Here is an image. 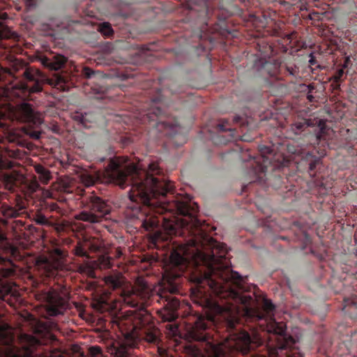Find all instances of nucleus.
Wrapping results in <instances>:
<instances>
[{"label": "nucleus", "instance_id": "nucleus-1", "mask_svg": "<svg viewBox=\"0 0 357 357\" xmlns=\"http://www.w3.org/2000/svg\"><path fill=\"white\" fill-rule=\"evenodd\" d=\"M25 202L21 198H16L12 204L3 202L0 206V301L8 303H10L11 297L15 298L17 296V293L6 278L15 274L16 266L13 259H18L20 255L18 249L6 241L4 227L7 219L21 216L25 213Z\"/></svg>", "mask_w": 357, "mask_h": 357}, {"label": "nucleus", "instance_id": "nucleus-2", "mask_svg": "<svg viewBox=\"0 0 357 357\" xmlns=\"http://www.w3.org/2000/svg\"><path fill=\"white\" fill-rule=\"evenodd\" d=\"M261 154L251 157L247 167L250 168L248 174L254 178L253 182L264 183L275 189L282 188L284 179L285 169L289 160L281 153H273L269 147L263 146L260 149Z\"/></svg>", "mask_w": 357, "mask_h": 357}, {"label": "nucleus", "instance_id": "nucleus-3", "mask_svg": "<svg viewBox=\"0 0 357 357\" xmlns=\"http://www.w3.org/2000/svg\"><path fill=\"white\" fill-rule=\"evenodd\" d=\"M84 209L75 218L79 221L91 224L102 222L111 212L112 207L107 202L93 193L85 194L82 202Z\"/></svg>", "mask_w": 357, "mask_h": 357}, {"label": "nucleus", "instance_id": "nucleus-4", "mask_svg": "<svg viewBox=\"0 0 357 357\" xmlns=\"http://www.w3.org/2000/svg\"><path fill=\"white\" fill-rule=\"evenodd\" d=\"M22 76L24 82L17 84L15 88L18 91L17 95L23 99L28 98L31 93L42 91L43 84H51L50 79L34 67L26 68Z\"/></svg>", "mask_w": 357, "mask_h": 357}, {"label": "nucleus", "instance_id": "nucleus-5", "mask_svg": "<svg viewBox=\"0 0 357 357\" xmlns=\"http://www.w3.org/2000/svg\"><path fill=\"white\" fill-rule=\"evenodd\" d=\"M43 296L47 304V311L50 316L61 314L68 307V301L54 290L45 292Z\"/></svg>", "mask_w": 357, "mask_h": 357}, {"label": "nucleus", "instance_id": "nucleus-6", "mask_svg": "<svg viewBox=\"0 0 357 357\" xmlns=\"http://www.w3.org/2000/svg\"><path fill=\"white\" fill-rule=\"evenodd\" d=\"M53 252L54 257L52 259H45L40 265V268L43 269V273L47 278L55 277L64 266L61 260L65 257L63 252L56 248Z\"/></svg>", "mask_w": 357, "mask_h": 357}, {"label": "nucleus", "instance_id": "nucleus-7", "mask_svg": "<svg viewBox=\"0 0 357 357\" xmlns=\"http://www.w3.org/2000/svg\"><path fill=\"white\" fill-rule=\"evenodd\" d=\"M13 116L15 120L21 123L38 124L40 118L33 109L31 105L23 102L16 105L13 109Z\"/></svg>", "mask_w": 357, "mask_h": 357}, {"label": "nucleus", "instance_id": "nucleus-8", "mask_svg": "<svg viewBox=\"0 0 357 357\" xmlns=\"http://www.w3.org/2000/svg\"><path fill=\"white\" fill-rule=\"evenodd\" d=\"M179 307L178 299L171 296L166 297L164 299V307L158 312L161 319L168 322L175 321L178 317L177 310Z\"/></svg>", "mask_w": 357, "mask_h": 357}, {"label": "nucleus", "instance_id": "nucleus-9", "mask_svg": "<svg viewBox=\"0 0 357 357\" xmlns=\"http://www.w3.org/2000/svg\"><path fill=\"white\" fill-rule=\"evenodd\" d=\"M160 100H154L155 105L149 109V111L143 116V121H148L149 123H154L153 126H158L160 123L162 116L165 114V111L160 107L156 105L157 102Z\"/></svg>", "mask_w": 357, "mask_h": 357}, {"label": "nucleus", "instance_id": "nucleus-10", "mask_svg": "<svg viewBox=\"0 0 357 357\" xmlns=\"http://www.w3.org/2000/svg\"><path fill=\"white\" fill-rule=\"evenodd\" d=\"M294 154L301 155L303 162H305L308 165V172L311 176H314V172L317 165L319 163L320 159L315 155L312 154L310 151L295 150Z\"/></svg>", "mask_w": 357, "mask_h": 357}, {"label": "nucleus", "instance_id": "nucleus-11", "mask_svg": "<svg viewBox=\"0 0 357 357\" xmlns=\"http://www.w3.org/2000/svg\"><path fill=\"white\" fill-rule=\"evenodd\" d=\"M261 66L259 70L262 76L268 75L276 79H280V63L277 62L273 63L270 61H261Z\"/></svg>", "mask_w": 357, "mask_h": 357}, {"label": "nucleus", "instance_id": "nucleus-12", "mask_svg": "<svg viewBox=\"0 0 357 357\" xmlns=\"http://www.w3.org/2000/svg\"><path fill=\"white\" fill-rule=\"evenodd\" d=\"M66 61L65 56L57 54L51 57L45 56L42 58L41 63L45 67L52 70H58L65 65Z\"/></svg>", "mask_w": 357, "mask_h": 357}, {"label": "nucleus", "instance_id": "nucleus-13", "mask_svg": "<svg viewBox=\"0 0 357 357\" xmlns=\"http://www.w3.org/2000/svg\"><path fill=\"white\" fill-rule=\"evenodd\" d=\"M104 282L108 288L112 290L121 289L125 283V278L122 273L115 272L104 277Z\"/></svg>", "mask_w": 357, "mask_h": 357}, {"label": "nucleus", "instance_id": "nucleus-14", "mask_svg": "<svg viewBox=\"0 0 357 357\" xmlns=\"http://www.w3.org/2000/svg\"><path fill=\"white\" fill-rule=\"evenodd\" d=\"M315 130L316 133L314 135L310 134L308 137L312 138L317 143L322 140L326 141L329 139V132H333V130H330V128H327L321 120L319 121V126Z\"/></svg>", "mask_w": 357, "mask_h": 357}, {"label": "nucleus", "instance_id": "nucleus-15", "mask_svg": "<svg viewBox=\"0 0 357 357\" xmlns=\"http://www.w3.org/2000/svg\"><path fill=\"white\" fill-rule=\"evenodd\" d=\"M229 122L228 120L224 119L221 120L220 123H218L216 126V129L218 132H229L230 139H225L224 136L218 135V138H220L219 140V143L220 144H226L227 142L234 139L235 138V132L236 129L231 128L229 127Z\"/></svg>", "mask_w": 357, "mask_h": 357}, {"label": "nucleus", "instance_id": "nucleus-16", "mask_svg": "<svg viewBox=\"0 0 357 357\" xmlns=\"http://www.w3.org/2000/svg\"><path fill=\"white\" fill-rule=\"evenodd\" d=\"M310 126L309 121L305 119L291 123L288 130L289 137H293V135L296 136L301 135L302 132H305V129Z\"/></svg>", "mask_w": 357, "mask_h": 357}, {"label": "nucleus", "instance_id": "nucleus-17", "mask_svg": "<svg viewBox=\"0 0 357 357\" xmlns=\"http://www.w3.org/2000/svg\"><path fill=\"white\" fill-rule=\"evenodd\" d=\"M160 331L155 327H150L144 331V340L149 343L158 344L160 342Z\"/></svg>", "mask_w": 357, "mask_h": 357}, {"label": "nucleus", "instance_id": "nucleus-18", "mask_svg": "<svg viewBox=\"0 0 357 357\" xmlns=\"http://www.w3.org/2000/svg\"><path fill=\"white\" fill-rule=\"evenodd\" d=\"M291 76L294 78L300 77L299 70L295 65H282L280 64V79L283 76Z\"/></svg>", "mask_w": 357, "mask_h": 357}, {"label": "nucleus", "instance_id": "nucleus-19", "mask_svg": "<svg viewBox=\"0 0 357 357\" xmlns=\"http://www.w3.org/2000/svg\"><path fill=\"white\" fill-rule=\"evenodd\" d=\"M346 74L343 68H339L333 75L331 79L333 80L332 85L334 89H339L341 82L345 79Z\"/></svg>", "mask_w": 357, "mask_h": 357}, {"label": "nucleus", "instance_id": "nucleus-20", "mask_svg": "<svg viewBox=\"0 0 357 357\" xmlns=\"http://www.w3.org/2000/svg\"><path fill=\"white\" fill-rule=\"evenodd\" d=\"M74 253L77 257L89 258V255L86 251V245L82 242H78L74 248Z\"/></svg>", "mask_w": 357, "mask_h": 357}, {"label": "nucleus", "instance_id": "nucleus-21", "mask_svg": "<svg viewBox=\"0 0 357 357\" xmlns=\"http://www.w3.org/2000/svg\"><path fill=\"white\" fill-rule=\"evenodd\" d=\"M98 30L106 37H110L114 33L111 24L108 22H103L100 24L98 26Z\"/></svg>", "mask_w": 357, "mask_h": 357}, {"label": "nucleus", "instance_id": "nucleus-22", "mask_svg": "<svg viewBox=\"0 0 357 357\" xmlns=\"http://www.w3.org/2000/svg\"><path fill=\"white\" fill-rule=\"evenodd\" d=\"M114 357H129L128 349L124 346L114 347L112 351Z\"/></svg>", "mask_w": 357, "mask_h": 357}, {"label": "nucleus", "instance_id": "nucleus-23", "mask_svg": "<svg viewBox=\"0 0 357 357\" xmlns=\"http://www.w3.org/2000/svg\"><path fill=\"white\" fill-rule=\"evenodd\" d=\"M34 220L36 224L44 226H52V224L48 220V219L43 214L38 213L36 215Z\"/></svg>", "mask_w": 357, "mask_h": 357}, {"label": "nucleus", "instance_id": "nucleus-24", "mask_svg": "<svg viewBox=\"0 0 357 357\" xmlns=\"http://www.w3.org/2000/svg\"><path fill=\"white\" fill-rule=\"evenodd\" d=\"M89 353L91 357H102V351L99 346H92L89 349Z\"/></svg>", "mask_w": 357, "mask_h": 357}, {"label": "nucleus", "instance_id": "nucleus-25", "mask_svg": "<svg viewBox=\"0 0 357 357\" xmlns=\"http://www.w3.org/2000/svg\"><path fill=\"white\" fill-rule=\"evenodd\" d=\"M89 116V115L86 113L77 114V115L76 116V119L84 127H87L88 126L86 123L87 122L90 121Z\"/></svg>", "mask_w": 357, "mask_h": 357}, {"label": "nucleus", "instance_id": "nucleus-26", "mask_svg": "<svg viewBox=\"0 0 357 357\" xmlns=\"http://www.w3.org/2000/svg\"><path fill=\"white\" fill-rule=\"evenodd\" d=\"M37 172L40 174L41 179L45 183H47L50 179V175L47 170H46L43 167H39L37 168Z\"/></svg>", "mask_w": 357, "mask_h": 357}, {"label": "nucleus", "instance_id": "nucleus-27", "mask_svg": "<svg viewBox=\"0 0 357 357\" xmlns=\"http://www.w3.org/2000/svg\"><path fill=\"white\" fill-rule=\"evenodd\" d=\"M3 177H4L5 181L6 182V188L10 190H13L14 185H15V183H14L15 181H14L13 177L7 174H4Z\"/></svg>", "mask_w": 357, "mask_h": 357}, {"label": "nucleus", "instance_id": "nucleus-28", "mask_svg": "<svg viewBox=\"0 0 357 357\" xmlns=\"http://www.w3.org/2000/svg\"><path fill=\"white\" fill-rule=\"evenodd\" d=\"M166 328L169 331L172 335H175L178 331V326L176 324H167Z\"/></svg>", "mask_w": 357, "mask_h": 357}, {"label": "nucleus", "instance_id": "nucleus-29", "mask_svg": "<svg viewBox=\"0 0 357 357\" xmlns=\"http://www.w3.org/2000/svg\"><path fill=\"white\" fill-rule=\"evenodd\" d=\"M94 74V71L88 67H84L83 69V75L86 78H91Z\"/></svg>", "mask_w": 357, "mask_h": 357}, {"label": "nucleus", "instance_id": "nucleus-30", "mask_svg": "<svg viewBox=\"0 0 357 357\" xmlns=\"http://www.w3.org/2000/svg\"><path fill=\"white\" fill-rule=\"evenodd\" d=\"M307 93H312L316 91V86L314 84H310L305 86Z\"/></svg>", "mask_w": 357, "mask_h": 357}, {"label": "nucleus", "instance_id": "nucleus-31", "mask_svg": "<svg viewBox=\"0 0 357 357\" xmlns=\"http://www.w3.org/2000/svg\"><path fill=\"white\" fill-rule=\"evenodd\" d=\"M350 62V59L349 58H347L344 62V64L342 66V67L341 68H343L344 70V68H347L348 65H349V63Z\"/></svg>", "mask_w": 357, "mask_h": 357}, {"label": "nucleus", "instance_id": "nucleus-32", "mask_svg": "<svg viewBox=\"0 0 357 357\" xmlns=\"http://www.w3.org/2000/svg\"><path fill=\"white\" fill-rule=\"evenodd\" d=\"M307 98L310 102H313L314 100V97L312 96V93H307Z\"/></svg>", "mask_w": 357, "mask_h": 357}, {"label": "nucleus", "instance_id": "nucleus-33", "mask_svg": "<svg viewBox=\"0 0 357 357\" xmlns=\"http://www.w3.org/2000/svg\"><path fill=\"white\" fill-rule=\"evenodd\" d=\"M105 266L107 267V268H109L111 266L110 259H106V262L105 264Z\"/></svg>", "mask_w": 357, "mask_h": 357}, {"label": "nucleus", "instance_id": "nucleus-34", "mask_svg": "<svg viewBox=\"0 0 357 357\" xmlns=\"http://www.w3.org/2000/svg\"><path fill=\"white\" fill-rule=\"evenodd\" d=\"M8 15L6 13H3L2 15L0 14V18L1 19H6Z\"/></svg>", "mask_w": 357, "mask_h": 357}, {"label": "nucleus", "instance_id": "nucleus-35", "mask_svg": "<svg viewBox=\"0 0 357 357\" xmlns=\"http://www.w3.org/2000/svg\"><path fill=\"white\" fill-rule=\"evenodd\" d=\"M349 142H348V141H347L345 142H341L340 146H347V145H348Z\"/></svg>", "mask_w": 357, "mask_h": 357}, {"label": "nucleus", "instance_id": "nucleus-36", "mask_svg": "<svg viewBox=\"0 0 357 357\" xmlns=\"http://www.w3.org/2000/svg\"><path fill=\"white\" fill-rule=\"evenodd\" d=\"M241 120V118L239 116H236L234 119V121H235L236 122H239Z\"/></svg>", "mask_w": 357, "mask_h": 357}, {"label": "nucleus", "instance_id": "nucleus-37", "mask_svg": "<svg viewBox=\"0 0 357 357\" xmlns=\"http://www.w3.org/2000/svg\"><path fill=\"white\" fill-rule=\"evenodd\" d=\"M93 181L92 178H90V181L86 183V185L89 186L90 185L93 184Z\"/></svg>", "mask_w": 357, "mask_h": 357}, {"label": "nucleus", "instance_id": "nucleus-38", "mask_svg": "<svg viewBox=\"0 0 357 357\" xmlns=\"http://www.w3.org/2000/svg\"><path fill=\"white\" fill-rule=\"evenodd\" d=\"M347 306V304H345V305H344V307H343V310H345V309H346Z\"/></svg>", "mask_w": 357, "mask_h": 357}, {"label": "nucleus", "instance_id": "nucleus-39", "mask_svg": "<svg viewBox=\"0 0 357 357\" xmlns=\"http://www.w3.org/2000/svg\"><path fill=\"white\" fill-rule=\"evenodd\" d=\"M344 301L345 303H347L348 302V300L344 299Z\"/></svg>", "mask_w": 357, "mask_h": 357}, {"label": "nucleus", "instance_id": "nucleus-40", "mask_svg": "<svg viewBox=\"0 0 357 357\" xmlns=\"http://www.w3.org/2000/svg\"><path fill=\"white\" fill-rule=\"evenodd\" d=\"M104 91H105V90H102V91H101V93H104ZM98 93H100V92H98Z\"/></svg>", "mask_w": 357, "mask_h": 357}]
</instances>
